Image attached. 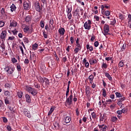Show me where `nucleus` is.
<instances>
[{"instance_id": "obj_1", "label": "nucleus", "mask_w": 131, "mask_h": 131, "mask_svg": "<svg viewBox=\"0 0 131 131\" xmlns=\"http://www.w3.org/2000/svg\"><path fill=\"white\" fill-rule=\"evenodd\" d=\"M4 70L6 71V72H7L8 74H13L15 71V67H13L12 66H9L6 67L4 68Z\"/></svg>"}, {"instance_id": "obj_2", "label": "nucleus", "mask_w": 131, "mask_h": 131, "mask_svg": "<svg viewBox=\"0 0 131 131\" xmlns=\"http://www.w3.org/2000/svg\"><path fill=\"white\" fill-rule=\"evenodd\" d=\"M73 100V96L71 94L69 97L67 98L65 105L66 107H70V105L72 104V101Z\"/></svg>"}, {"instance_id": "obj_3", "label": "nucleus", "mask_w": 131, "mask_h": 131, "mask_svg": "<svg viewBox=\"0 0 131 131\" xmlns=\"http://www.w3.org/2000/svg\"><path fill=\"white\" fill-rule=\"evenodd\" d=\"M26 89L30 94H31L32 96H35L37 94V91L34 88H32L29 86H27Z\"/></svg>"}, {"instance_id": "obj_4", "label": "nucleus", "mask_w": 131, "mask_h": 131, "mask_svg": "<svg viewBox=\"0 0 131 131\" xmlns=\"http://www.w3.org/2000/svg\"><path fill=\"white\" fill-rule=\"evenodd\" d=\"M83 27L86 30H90L92 28V21L91 20L88 19V21L84 24Z\"/></svg>"}, {"instance_id": "obj_5", "label": "nucleus", "mask_w": 131, "mask_h": 131, "mask_svg": "<svg viewBox=\"0 0 131 131\" xmlns=\"http://www.w3.org/2000/svg\"><path fill=\"white\" fill-rule=\"evenodd\" d=\"M23 29L24 32L26 33H30L32 32V28H30L29 26L26 25H23Z\"/></svg>"}, {"instance_id": "obj_6", "label": "nucleus", "mask_w": 131, "mask_h": 131, "mask_svg": "<svg viewBox=\"0 0 131 131\" xmlns=\"http://www.w3.org/2000/svg\"><path fill=\"white\" fill-rule=\"evenodd\" d=\"M110 28L109 25L107 24H105L103 27V34L106 36V35H108L109 34V30Z\"/></svg>"}, {"instance_id": "obj_7", "label": "nucleus", "mask_w": 131, "mask_h": 131, "mask_svg": "<svg viewBox=\"0 0 131 131\" xmlns=\"http://www.w3.org/2000/svg\"><path fill=\"white\" fill-rule=\"evenodd\" d=\"M49 84H50V80L47 78H43V82H42V85L43 88H47Z\"/></svg>"}, {"instance_id": "obj_8", "label": "nucleus", "mask_w": 131, "mask_h": 131, "mask_svg": "<svg viewBox=\"0 0 131 131\" xmlns=\"http://www.w3.org/2000/svg\"><path fill=\"white\" fill-rule=\"evenodd\" d=\"M7 37V30L2 31L0 34V38L3 40H6Z\"/></svg>"}, {"instance_id": "obj_9", "label": "nucleus", "mask_w": 131, "mask_h": 131, "mask_svg": "<svg viewBox=\"0 0 131 131\" xmlns=\"http://www.w3.org/2000/svg\"><path fill=\"white\" fill-rule=\"evenodd\" d=\"M17 26V22L15 20L10 21V26L9 27V29H12L13 27H16Z\"/></svg>"}, {"instance_id": "obj_10", "label": "nucleus", "mask_w": 131, "mask_h": 131, "mask_svg": "<svg viewBox=\"0 0 131 131\" xmlns=\"http://www.w3.org/2000/svg\"><path fill=\"white\" fill-rule=\"evenodd\" d=\"M24 113L25 116H27L29 118H30V117H31V115H30V112H29V111H28V110H27L26 108H24Z\"/></svg>"}, {"instance_id": "obj_11", "label": "nucleus", "mask_w": 131, "mask_h": 131, "mask_svg": "<svg viewBox=\"0 0 131 131\" xmlns=\"http://www.w3.org/2000/svg\"><path fill=\"white\" fill-rule=\"evenodd\" d=\"M89 63L90 65H95V64H97V63H98V61H97V59L94 58H91L89 59Z\"/></svg>"}, {"instance_id": "obj_12", "label": "nucleus", "mask_w": 131, "mask_h": 131, "mask_svg": "<svg viewBox=\"0 0 131 131\" xmlns=\"http://www.w3.org/2000/svg\"><path fill=\"white\" fill-rule=\"evenodd\" d=\"M98 127L102 131H106V129H107V125H104V124L98 125Z\"/></svg>"}, {"instance_id": "obj_13", "label": "nucleus", "mask_w": 131, "mask_h": 131, "mask_svg": "<svg viewBox=\"0 0 131 131\" xmlns=\"http://www.w3.org/2000/svg\"><path fill=\"white\" fill-rule=\"evenodd\" d=\"M83 63L86 68H89V67H90V63L88 62V60H86V58L83 59Z\"/></svg>"}, {"instance_id": "obj_14", "label": "nucleus", "mask_w": 131, "mask_h": 131, "mask_svg": "<svg viewBox=\"0 0 131 131\" xmlns=\"http://www.w3.org/2000/svg\"><path fill=\"white\" fill-rule=\"evenodd\" d=\"M24 10H29V3L25 1L24 2Z\"/></svg>"}, {"instance_id": "obj_15", "label": "nucleus", "mask_w": 131, "mask_h": 131, "mask_svg": "<svg viewBox=\"0 0 131 131\" xmlns=\"http://www.w3.org/2000/svg\"><path fill=\"white\" fill-rule=\"evenodd\" d=\"M35 8L37 12H40V6H39V3L36 2L35 3Z\"/></svg>"}, {"instance_id": "obj_16", "label": "nucleus", "mask_w": 131, "mask_h": 131, "mask_svg": "<svg viewBox=\"0 0 131 131\" xmlns=\"http://www.w3.org/2000/svg\"><path fill=\"white\" fill-rule=\"evenodd\" d=\"M94 78H95V77H94L93 75H91L89 76L88 79L89 80L90 84H93V82H94Z\"/></svg>"}, {"instance_id": "obj_17", "label": "nucleus", "mask_w": 131, "mask_h": 131, "mask_svg": "<svg viewBox=\"0 0 131 131\" xmlns=\"http://www.w3.org/2000/svg\"><path fill=\"white\" fill-rule=\"evenodd\" d=\"M30 59L34 63H35L36 62V55L34 53H33L32 55H30Z\"/></svg>"}, {"instance_id": "obj_18", "label": "nucleus", "mask_w": 131, "mask_h": 131, "mask_svg": "<svg viewBox=\"0 0 131 131\" xmlns=\"http://www.w3.org/2000/svg\"><path fill=\"white\" fill-rule=\"evenodd\" d=\"M58 32L60 35H64L65 34V29L64 28L59 29Z\"/></svg>"}, {"instance_id": "obj_19", "label": "nucleus", "mask_w": 131, "mask_h": 131, "mask_svg": "<svg viewBox=\"0 0 131 131\" xmlns=\"http://www.w3.org/2000/svg\"><path fill=\"white\" fill-rule=\"evenodd\" d=\"M63 121L65 123H69L71 121V118L70 116H67L64 118Z\"/></svg>"}, {"instance_id": "obj_20", "label": "nucleus", "mask_w": 131, "mask_h": 131, "mask_svg": "<svg viewBox=\"0 0 131 131\" xmlns=\"http://www.w3.org/2000/svg\"><path fill=\"white\" fill-rule=\"evenodd\" d=\"M86 49L90 52H93L94 51V48L93 46H90L89 44H87L86 46Z\"/></svg>"}, {"instance_id": "obj_21", "label": "nucleus", "mask_w": 131, "mask_h": 131, "mask_svg": "<svg viewBox=\"0 0 131 131\" xmlns=\"http://www.w3.org/2000/svg\"><path fill=\"white\" fill-rule=\"evenodd\" d=\"M26 102L27 103H31V98H30V96L28 94L26 95Z\"/></svg>"}, {"instance_id": "obj_22", "label": "nucleus", "mask_w": 131, "mask_h": 131, "mask_svg": "<svg viewBox=\"0 0 131 131\" xmlns=\"http://www.w3.org/2000/svg\"><path fill=\"white\" fill-rule=\"evenodd\" d=\"M16 6H15V5L12 4L11 6H10V11L11 12H14V11H16Z\"/></svg>"}, {"instance_id": "obj_23", "label": "nucleus", "mask_w": 131, "mask_h": 131, "mask_svg": "<svg viewBox=\"0 0 131 131\" xmlns=\"http://www.w3.org/2000/svg\"><path fill=\"white\" fill-rule=\"evenodd\" d=\"M54 25V19H51L49 21V28L52 29V26Z\"/></svg>"}, {"instance_id": "obj_24", "label": "nucleus", "mask_w": 131, "mask_h": 131, "mask_svg": "<svg viewBox=\"0 0 131 131\" xmlns=\"http://www.w3.org/2000/svg\"><path fill=\"white\" fill-rule=\"evenodd\" d=\"M107 68H108V64L103 62L102 64L101 65V68H102L103 69H107Z\"/></svg>"}, {"instance_id": "obj_25", "label": "nucleus", "mask_w": 131, "mask_h": 131, "mask_svg": "<svg viewBox=\"0 0 131 131\" xmlns=\"http://www.w3.org/2000/svg\"><path fill=\"white\" fill-rule=\"evenodd\" d=\"M105 75L106 77H107L108 78V79H109V80H112V77H111V75H110V74H109V73H105Z\"/></svg>"}, {"instance_id": "obj_26", "label": "nucleus", "mask_w": 131, "mask_h": 131, "mask_svg": "<svg viewBox=\"0 0 131 131\" xmlns=\"http://www.w3.org/2000/svg\"><path fill=\"white\" fill-rule=\"evenodd\" d=\"M17 95L18 98H21L23 96V93H22V91H19L17 92Z\"/></svg>"}, {"instance_id": "obj_27", "label": "nucleus", "mask_w": 131, "mask_h": 131, "mask_svg": "<svg viewBox=\"0 0 131 131\" xmlns=\"http://www.w3.org/2000/svg\"><path fill=\"white\" fill-rule=\"evenodd\" d=\"M55 108H56L54 106H52L50 108V110L48 113V115H51V114H52V113H53V112H54V110H55Z\"/></svg>"}, {"instance_id": "obj_28", "label": "nucleus", "mask_w": 131, "mask_h": 131, "mask_svg": "<svg viewBox=\"0 0 131 131\" xmlns=\"http://www.w3.org/2000/svg\"><path fill=\"white\" fill-rule=\"evenodd\" d=\"M38 48V45H37V43H35V44H33L32 45V49L33 50H34V51H35L36 50H37V48Z\"/></svg>"}, {"instance_id": "obj_29", "label": "nucleus", "mask_w": 131, "mask_h": 131, "mask_svg": "<svg viewBox=\"0 0 131 131\" xmlns=\"http://www.w3.org/2000/svg\"><path fill=\"white\" fill-rule=\"evenodd\" d=\"M115 95H116L117 98H122V94H121L119 92H116Z\"/></svg>"}, {"instance_id": "obj_30", "label": "nucleus", "mask_w": 131, "mask_h": 131, "mask_svg": "<svg viewBox=\"0 0 131 131\" xmlns=\"http://www.w3.org/2000/svg\"><path fill=\"white\" fill-rule=\"evenodd\" d=\"M4 102L6 105H8V104H10V101H9V99L8 97H4Z\"/></svg>"}, {"instance_id": "obj_31", "label": "nucleus", "mask_w": 131, "mask_h": 131, "mask_svg": "<svg viewBox=\"0 0 131 131\" xmlns=\"http://www.w3.org/2000/svg\"><path fill=\"white\" fill-rule=\"evenodd\" d=\"M76 48L79 49V50H81L82 48V44H76Z\"/></svg>"}, {"instance_id": "obj_32", "label": "nucleus", "mask_w": 131, "mask_h": 131, "mask_svg": "<svg viewBox=\"0 0 131 131\" xmlns=\"http://www.w3.org/2000/svg\"><path fill=\"white\" fill-rule=\"evenodd\" d=\"M85 91L86 95L89 96L90 95V87H86Z\"/></svg>"}, {"instance_id": "obj_33", "label": "nucleus", "mask_w": 131, "mask_h": 131, "mask_svg": "<svg viewBox=\"0 0 131 131\" xmlns=\"http://www.w3.org/2000/svg\"><path fill=\"white\" fill-rule=\"evenodd\" d=\"M111 121L112 122H116V121H117V117L116 116L112 117L111 118Z\"/></svg>"}, {"instance_id": "obj_34", "label": "nucleus", "mask_w": 131, "mask_h": 131, "mask_svg": "<svg viewBox=\"0 0 131 131\" xmlns=\"http://www.w3.org/2000/svg\"><path fill=\"white\" fill-rule=\"evenodd\" d=\"M4 95L8 98V97H9V96H11V93H10V92L8 91H5L4 92Z\"/></svg>"}, {"instance_id": "obj_35", "label": "nucleus", "mask_w": 131, "mask_h": 131, "mask_svg": "<svg viewBox=\"0 0 131 131\" xmlns=\"http://www.w3.org/2000/svg\"><path fill=\"white\" fill-rule=\"evenodd\" d=\"M119 18L120 20H124V19H125V16L124 15H122V14H120Z\"/></svg>"}, {"instance_id": "obj_36", "label": "nucleus", "mask_w": 131, "mask_h": 131, "mask_svg": "<svg viewBox=\"0 0 131 131\" xmlns=\"http://www.w3.org/2000/svg\"><path fill=\"white\" fill-rule=\"evenodd\" d=\"M71 11H72V8H70L69 7H67L66 12L67 13H71Z\"/></svg>"}, {"instance_id": "obj_37", "label": "nucleus", "mask_w": 131, "mask_h": 131, "mask_svg": "<svg viewBox=\"0 0 131 131\" xmlns=\"http://www.w3.org/2000/svg\"><path fill=\"white\" fill-rule=\"evenodd\" d=\"M124 62L123 60H121V61L119 62V67H123V66L124 65Z\"/></svg>"}, {"instance_id": "obj_38", "label": "nucleus", "mask_w": 131, "mask_h": 131, "mask_svg": "<svg viewBox=\"0 0 131 131\" xmlns=\"http://www.w3.org/2000/svg\"><path fill=\"white\" fill-rule=\"evenodd\" d=\"M11 62L13 63V64H15V63H17V62H18V60L16 59V58L13 57L11 58Z\"/></svg>"}, {"instance_id": "obj_39", "label": "nucleus", "mask_w": 131, "mask_h": 131, "mask_svg": "<svg viewBox=\"0 0 131 131\" xmlns=\"http://www.w3.org/2000/svg\"><path fill=\"white\" fill-rule=\"evenodd\" d=\"M80 51H81V50L75 47V49L74 50V54H77L79 52H80Z\"/></svg>"}, {"instance_id": "obj_40", "label": "nucleus", "mask_w": 131, "mask_h": 131, "mask_svg": "<svg viewBox=\"0 0 131 131\" xmlns=\"http://www.w3.org/2000/svg\"><path fill=\"white\" fill-rule=\"evenodd\" d=\"M76 45L78 44H82L81 42H80V38L78 37L76 40Z\"/></svg>"}, {"instance_id": "obj_41", "label": "nucleus", "mask_w": 131, "mask_h": 131, "mask_svg": "<svg viewBox=\"0 0 131 131\" xmlns=\"http://www.w3.org/2000/svg\"><path fill=\"white\" fill-rule=\"evenodd\" d=\"M16 69L17 71H21V65L20 64L17 63L16 65Z\"/></svg>"}, {"instance_id": "obj_42", "label": "nucleus", "mask_w": 131, "mask_h": 131, "mask_svg": "<svg viewBox=\"0 0 131 131\" xmlns=\"http://www.w3.org/2000/svg\"><path fill=\"white\" fill-rule=\"evenodd\" d=\"M102 96L104 97H106V96H107L106 90H105V89H102Z\"/></svg>"}, {"instance_id": "obj_43", "label": "nucleus", "mask_w": 131, "mask_h": 131, "mask_svg": "<svg viewBox=\"0 0 131 131\" xmlns=\"http://www.w3.org/2000/svg\"><path fill=\"white\" fill-rule=\"evenodd\" d=\"M67 16L69 20H71L72 18V14H71V12L68 13H67Z\"/></svg>"}, {"instance_id": "obj_44", "label": "nucleus", "mask_w": 131, "mask_h": 131, "mask_svg": "<svg viewBox=\"0 0 131 131\" xmlns=\"http://www.w3.org/2000/svg\"><path fill=\"white\" fill-rule=\"evenodd\" d=\"M1 13L3 16H5V15H6V11H5V8H3L1 9Z\"/></svg>"}, {"instance_id": "obj_45", "label": "nucleus", "mask_w": 131, "mask_h": 131, "mask_svg": "<svg viewBox=\"0 0 131 131\" xmlns=\"http://www.w3.org/2000/svg\"><path fill=\"white\" fill-rule=\"evenodd\" d=\"M91 115L93 119H96V117H97V115H96V113L95 112L92 113Z\"/></svg>"}, {"instance_id": "obj_46", "label": "nucleus", "mask_w": 131, "mask_h": 131, "mask_svg": "<svg viewBox=\"0 0 131 131\" xmlns=\"http://www.w3.org/2000/svg\"><path fill=\"white\" fill-rule=\"evenodd\" d=\"M113 100L112 99H108L105 101V104H110L111 103H112Z\"/></svg>"}, {"instance_id": "obj_47", "label": "nucleus", "mask_w": 131, "mask_h": 131, "mask_svg": "<svg viewBox=\"0 0 131 131\" xmlns=\"http://www.w3.org/2000/svg\"><path fill=\"white\" fill-rule=\"evenodd\" d=\"M40 24L41 28H43L45 27V22L43 21V20L40 21Z\"/></svg>"}, {"instance_id": "obj_48", "label": "nucleus", "mask_w": 131, "mask_h": 131, "mask_svg": "<svg viewBox=\"0 0 131 131\" xmlns=\"http://www.w3.org/2000/svg\"><path fill=\"white\" fill-rule=\"evenodd\" d=\"M19 48L20 49V50L21 51L22 55H24V50H23V47L21 46H19Z\"/></svg>"}, {"instance_id": "obj_49", "label": "nucleus", "mask_w": 131, "mask_h": 131, "mask_svg": "<svg viewBox=\"0 0 131 131\" xmlns=\"http://www.w3.org/2000/svg\"><path fill=\"white\" fill-rule=\"evenodd\" d=\"M104 14L105 16H110L111 13H110V11L107 10L104 12Z\"/></svg>"}, {"instance_id": "obj_50", "label": "nucleus", "mask_w": 131, "mask_h": 131, "mask_svg": "<svg viewBox=\"0 0 131 131\" xmlns=\"http://www.w3.org/2000/svg\"><path fill=\"white\" fill-rule=\"evenodd\" d=\"M35 88H36V89H40V85L37 83H35L34 84Z\"/></svg>"}, {"instance_id": "obj_51", "label": "nucleus", "mask_w": 131, "mask_h": 131, "mask_svg": "<svg viewBox=\"0 0 131 131\" xmlns=\"http://www.w3.org/2000/svg\"><path fill=\"white\" fill-rule=\"evenodd\" d=\"M5 86L6 89H9L12 86V85L8 83H6Z\"/></svg>"}, {"instance_id": "obj_52", "label": "nucleus", "mask_w": 131, "mask_h": 131, "mask_svg": "<svg viewBox=\"0 0 131 131\" xmlns=\"http://www.w3.org/2000/svg\"><path fill=\"white\" fill-rule=\"evenodd\" d=\"M70 41L71 45H73V43H74V38H73V37H70Z\"/></svg>"}, {"instance_id": "obj_53", "label": "nucleus", "mask_w": 131, "mask_h": 131, "mask_svg": "<svg viewBox=\"0 0 131 131\" xmlns=\"http://www.w3.org/2000/svg\"><path fill=\"white\" fill-rule=\"evenodd\" d=\"M24 42H26V43H28L29 42V40L28 39V38L25 37L24 38Z\"/></svg>"}, {"instance_id": "obj_54", "label": "nucleus", "mask_w": 131, "mask_h": 131, "mask_svg": "<svg viewBox=\"0 0 131 131\" xmlns=\"http://www.w3.org/2000/svg\"><path fill=\"white\" fill-rule=\"evenodd\" d=\"M94 19L96 21H100V17L98 16L97 15L94 16Z\"/></svg>"}, {"instance_id": "obj_55", "label": "nucleus", "mask_w": 131, "mask_h": 131, "mask_svg": "<svg viewBox=\"0 0 131 131\" xmlns=\"http://www.w3.org/2000/svg\"><path fill=\"white\" fill-rule=\"evenodd\" d=\"M30 20H31V18H30V17H29V16H27L25 18V21H26V22H29V21H30Z\"/></svg>"}, {"instance_id": "obj_56", "label": "nucleus", "mask_w": 131, "mask_h": 131, "mask_svg": "<svg viewBox=\"0 0 131 131\" xmlns=\"http://www.w3.org/2000/svg\"><path fill=\"white\" fill-rule=\"evenodd\" d=\"M4 26H5V22L0 21V28L4 27Z\"/></svg>"}, {"instance_id": "obj_57", "label": "nucleus", "mask_w": 131, "mask_h": 131, "mask_svg": "<svg viewBox=\"0 0 131 131\" xmlns=\"http://www.w3.org/2000/svg\"><path fill=\"white\" fill-rule=\"evenodd\" d=\"M125 100V97H122L119 99V101L122 103V102H123V101H124Z\"/></svg>"}, {"instance_id": "obj_58", "label": "nucleus", "mask_w": 131, "mask_h": 131, "mask_svg": "<svg viewBox=\"0 0 131 131\" xmlns=\"http://www.w3.org/2000/svg\"><path fill=\"white\" fill-rule=\"evenodd\" d=\"M14 38H15V37H14V36H9L8 37V40H14Z\"/></svg>"}, {"instance_id": "obj_59", "label": "nucleus", "mask_w": 131, "mask_h": 131, "mask_svg": "<svg viewBox=\"0 0 131 131\" xmlns=\"http://www.w3.org/2000/svg\"><path fill=\"white\" fill-rule=\"evenodd\" d=\"M122 111V113H126V112H127V108H123L122 110H121Z\"/></svg>"}, {"instance_id": "obj_60", "label": "nucleus", "mask_w": 131, "mask_h": 131, "mask_svg": "<svg viewBox=\"0 0 131 131\" xmlns=\"http://www.w3.org/2000/svg\"><path fill=\"white\" fill-rule=\"evenodd\" d=\"M98 46H99V41H96L94 42V47H95V48H97V47H98Z\"/></svg>"}, {"instance_id": "obj_61", "label": "nucleus", "mask_w": 131, "mask_h": 131, "mask_svg": "<svg viewBox=\"0 0 131 131\" xmlns=\"http://www.w3.org/2000/svg\"><path fill=\"white\" fill-rule=\"evenodd\" d=\"M25 64H28L29 63V59L28 58H26L24 60Z\"/></svg>"}, {"instance_id": "obj_62", "label": "nucleus", "mask_w": 131, "mask_h": 131, "mask_svg": "<svg viewBox=\"0 0 131 131\" xmlns=\"http://www.w3.org/2000/svg\"><path fill=\"white\" fill-rule=\"evenodd\" d=\"M38 80H39V81L41 82V83H42V82L43 81V78H42L41 77H39V78H38Z\"/></svg>"}, {"instance_id": "obj_63", "label": "nucleus", "mask_w": 131, "mask_h": 131, "mask_svg": "<svg viewBox=\"0 0 131 131\" xmlns=\"http://www.w3.org/2000/svg\"><path fill=\"white\" fill-rule=\"evenodd\" d=\"M76 114L77 116H79V111L78 108L76 109Z\"/></svg>"}, {"instance_id": "obj_64", "label": "nucleus", "mask_w": 131, "mask_h": 131, "mask_svg": "<svg viewBox=\"0 0 131 131\" xmlns=\"http://www.w3.org/2000/svg\"><path fill=\"white\" fill-rule=\"evenodd\" d=\"M127 20H128V21H131V15L130 14L128 15Z\"/></svg>"}]
</instances>
